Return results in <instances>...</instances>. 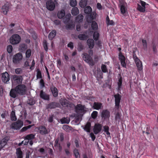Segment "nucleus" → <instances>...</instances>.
<instances>
[{"label":"nucleus","mask_w":158,"mask_h":158,"mask_svg":"<svg viewBox=\"0 0 158 158\" xmlns=\"http://www.w3.org/2000/svg\"><path fill=\"white\" fill-rule=\"evenodd\" d=\"M27 49V45L24 44H21L19 46V50L21 52H23Z\"/></svg>","instance_id":"c85d7f7f"},{"label":"nucleus","mask_w":158,"mask_h":158,"mask_svg":"<svg viewBox=\"0 0 158 158\" xmlns=\"http://www.w3.org/2000/svg\"><path fill=\"white\" fill-rule=\"evenodd\" d=\"M23 70L21 68H17L15 70V73L17 74H21Z\"/></svg>","instance_id":"09e8293b"},{"label":"nucleus","mask_w":158,"mask_h":158,"mask_svg":"<svg viewBox=\"0 0 158 158\" xmlns=\"http://www.w3.org/2000/svg\"><path fill=\"white\" fill-rule=\"evenodd\" d=\"M71 13L73 15H76L79 13V11L78 8L77 7H74L73 8Z\"/></svg>","instance_id":"bb28decb"},{"label":"nucleus","mask_w":158,"mask_h":158,"mask_svg":"<svg viewBox=\"0 0 158 158\" xmlns=\"http://www.w3.org/2000/svg\"><path fill=\"white\" fill-rule=\"evenodd\" d=\"M17 91L16 90L15 88L14 89H11L10 93V96L12 98H14L17 97L19 94Z\"/></svg>","instance_id":"4468645a"},{"label":"nucleus","mask_w":158,"mask_h":158,"mask_svg":"<svg viewBox=\"0 0 158 158\" xmlns=\"http://www.w3.org/2000/svg\"><path fill=\"white\" fill-rule=\"evenodd\" d=\"M81 25L80 23H78L76 26V30L77 31H80L81 30Z\"/></svg>","instance_id":"0e129e2a"},{"label":"nucleus","mask_w":158,"mask_h":158,"mask_svg":"<svg viewBox=\"0 0 158 158\" xmlns=\"http://www.w3.org/2000/svg\"><path fill=\"white\" fill-rule=\"evenodd\" d=\"M79 5L81 7H84L87 5V1L85 0H81L80 1Z\"/></svg>","instance_id":"72a5a7b5"},{"label":"nucleus","mask_w":158,"mask_h":158,"mask_svg":"<svg viewBox=\"0 0 158 158\" xmlns=\"http://www.w3.org/2000/svg\"><path fill=\"white\" fill-rule=\"evenodd\" d=\"M65 15V11L63 10H61L59 11L58 13V17L59 19L62 18Z\"/></svg>","instance_id":"cd10ccee"},{"label":"nucleus","mask_w":158,"mask_h":158,"mask_svg":"<svg viewBox=\"0 0 158 158\" xmlns=\"http://www.w3.org/2000/svg\"><path fill=\"white\" fill-rule=\"evenodd\" d=\"M92 11L91 8L89 6H87L84 9V12L87 14H90Z\"/></svg>","instance_id":"c9c22d12"},{"label":"nucleus","mask_w":158,"mask_h":158,"mask_svg":"<svg viewBox=\"0 0 158 158\" xmlns=\"http://www.w3.org/2000/svg\"><path fill=\"white\" fill-rule=\"evenodd\" d=\"M122 77H120L118 79V89L119 90H120V88L121 87L122 84Z\"/></svg>","instance_id":"a18cd8bd"},{"label":"nucleus","mask_w":158,"mask_h":158,"mask_svg":"<svg viewBox=\"0 0 158 158\" xmlns=\"http://www.w3.org/2000/svg\"><path fill=\"white\" fill-rule=\"evenodd\" d=\"M101 116L105 118H108L110 116V112L106 110H104L102 113Z\"/></svg>","instance_id":"a211bd4d"},{"label":"nucleus","mask_w":158,"mask_h":158,"mask_svg":"<svg viewBox=\"0 0 158 158\" xmlns=\"http://www.w3.org/2000/svg\"><path fill=\"white\" fill-rule=\"evenodd\" d=\"M36 76L37 78H42L41 73L40 71H37Z\"/></svg>","instance_id":"052dcab7"},{"label":"nucleus","mask_w":158,"mask_h":158,"mask_svg":"<svg viewBox=\"0 0 158 158\" xmlns=\"http://www.w3.org/2000/svg\"><path fill=\"white\" fill-rule=\"evenodd\" d=\"M146 7L141 6L139 4H138L137 9L141 12H144L145 11Z\"/></svg>","instance_id":"473e14b6"},{"label":"nucleus","mask_w":158,"mask_h":158,"mask_svg":"<svg viewBox=\"0 0 158 158\" xmlns=\"http://www.w3.org/2000/svg\"><path fill=\"white\" fill-rule=\"evenodd\" d=\"M61 105L64 107H66L68 106V101L66 99H63L60 102Z\"/></svg>","instance_id":"f704fd0d"},{"label":"nucleus","mask_w":158,"mask_h":158,"mask_svg":"<svg viewBox=\"0 0 158 158\" xmlns=\"http://www.w3.org/2000/svg\"><path fill=\"white\" fill-rule=\"evenodd\" d=\"M21 38L19 35L17 34L13 35L10 39V43L13 45L18 44L21 41Z\"/></svg>","instance_id":"20e7f679"},{"label":"nucleus","mask_w":158,"mask_h":158,"mask_svg":"<svg viewBox=\"0 0 158 158\" xmlns=\"http://www.w3.org/2000/svg\"><path fill=\"white\" fill-rule=\"evenodd\" d=\"M121 13L123 14L126 13L127 11V5L125 2L123 1L120 2L119 5Z\"/></svg>","instance_id":"1a4fd4ad"},{"label":"nucleus","mask_w":158,"mask_h":158,"mask_svg":"<svg viewBox=\"0 0 158 158\" xmlns=\"http://www.w3.org/2000/svg\"><path fill=\"white\" fill-rule=\"evenodd\" d=\"M51 89L53 96L55 97H57L58 95V91L56 88L52 86L51 87Z\"/></svg>","instance_id":"5701e85b"},{"label":"nucleus","mask_w":158,"mask_h":158,"mask_svg":"<svg viewBox=\"0 0 158 158\" xmlns=\"http://www.w3.org/2000/svg\"><path fill=\"white\" fill-rule=\"evenodd\" d=\"M60 122L62 123H69L70 122V119L69 118H63L60 119Z\"/></svg>","instance_id":"e433bc0d"},{"label":"nucleus","mask_w":158,"mask_h":158,"mask_svg":"<svg viewBox=\"0 0 158 158\" xmlns=\"http://www.w3.org/2000/svg\"><path fill=\"white\" fill-rule=\"evenodd\" d=\"M46 6L47 8L49 10H52L55 8V4L52 1L50 0L47 2Z\"/></svg>","instance_id":"f8f14e48"},{"label":"nucleus","mask_w":158,"mask_h":158,"mask_svg":"<svg viewBox=\"0 0 158 158\" xmlns=\"http://www.w3.org/2000/svg\"><path fill=\"white\" fill-rule=\"evenodd\" d=\"M140 2L141 4V6L144 7H146L145 6L148 5V4L146 3L141 0H140Z\"/></svg>","instance_id":"bf43d9fd"},{"label":"nucleus","mask_w":158,"mask_h":158,"mask_svg":"<svg viewBox=\"0 0 158 158\" xmlns=\"http://www.w3.org/2000/svg\"><path fill=\"white\" fill-rule=\"evenodd\" d=\"M35 135L32 134H30L29 135H27L25 138V139H27L28 140H31L32 139H33L35 138Z\"/></svg>","instance_id":"2f4dec72"},{"label":"nucleus","mask_w":158,"mask_h":158,"mask_svg":"<svg viewBox=\"0 0 158 158\" xmlns=\"http://www.w3.org/2000/svg\"><path fill=\"white\" fill-rule=\"evenodd\" d=\"M89 55L86 53H83L82 55V57L83 60L88 63L90 65L93 66L94 65V63L93 62L92 59L90 56H92L93 54V50H89L88 51Z\"/></svg>","instance_id":"f03ea898"},{"label":"nucleus","mask_w":158,"mask_h":158,"mask_svg":"<svg viewBox=\"0 0 158 158\" xmlns=\"http://www.w3.org/2000/svg\"><path fill=\"white\" fill-rule=\"evenodd\" d=\"M9 139V137L6 136L0 140V151L6 145Z\"/></svg>","instance_id":"9d476101"},{"label":"nucleus","mask_w":158,"mask_h":158,"mask_svg":"<svg viewBox=\"0 0 158 158\" xmlns=\"http://www.w3.org/2000/svg\"><path fill=\"white\" fill-rule=\"evenodd\" d=\"M87 44L89 48H92L94 45V40L92 39H89L87 40Z\"/></svg>","instance_id":"4be33fe9"},{"label":"nucleus","mask_w":158,"mask_h":158,"mask_svg":"<svg viewBox=\"0 0 158 158\" xmlns=\"http://www.w3.org/2000/svg\"><path fill=\"white\" fill-rule=\"evenodd\" d=\"M59 140V139L58 138L57 139L55 140V142L54 146L55 147H57V148H58L59 149V150L60 151H61L62 148L61 146L60 145V144L58 142Z\"/></svg>","instance_id":"7c9ffc66"},{"label":"nucleus","mask_w":158,"mask_h":158,"mask_svg":"<svg viewBox=\"0 0 158 158\" xmlns=\"http://www.w3.org/2000/svg\"><path fill=\"white\" fill-rule=\"evenodd\" d=\"M74 153L76 158H80V156L78 150L77 149H75L73 151Z\"/></svg>","instance_id":"c03bdc74"},{"label":"nucleus","mask_w":158,"mask_h":158,"mask_svg":"<svg viewBox=\"0 0 158 158\" xmlns=\"http://www.w3.org/2000/svg\"><path fill=\"white\" fill-rule=\"evenodd\" d=\"M91 127V123L90 122H87L85 126H82V127L86 131L88 132H90Z\"/></svg>","instance_id":"412c9836"},{"label":"nucleus","mask_w":158,"mask_h":158,"mask_svg":"<svg viewBox=\"0 0 158 158\" xmlns=\"http://www.w3.org/2000/svg\"><path fill=\"white\" fill-rule=\"evenodd\" d=\"M84 110V106L81 104L77 105L76 107V110L77 112H78L79 111H83Z\"/></svg>","instance_id":"a878e982"},{"label":"nucleus","mask_w":158,"mask_h":158,"mask_svg":"<svg viewBox=\"0 0 158 158\" xmlns=\"http://www.w3.org/2000/svg\"><path fill=\"white\" fill-rule=\"evenodd\" d=\"M90 136L92 138V140L94 141L95 139V136L93 133H91L90 134Z\"/></svg>","instance_id":"69168bd1"},{"label":"nucleus","mask_w":158,"mask_h":158,"mask_svg":"<svg viewBox=\"0 0 158 158\" xmlns=\"http://www.w3.org/2000/svg\"><path fill=\"white\" fill-rule=\"evenodd\" d=\"M16 154L17 158H23V152L20 148L16 149Z\"/></svg>","instance_id":"393cba45"},{"label":"nucleus","mask_w":158,"mask_h":158,"mask_svg":"<svg viewBox=\"0 0 158 158\" xmlns=\"http://www.w3.org/2000/svg\"><path fill=\"white\" fill-rule=\"evenodd\" d=\"M23 125V123L22 121L18 120L16 122L12 123L10 127L11 128L17 130L20 129Z\"/></svg>","instance_id":"0eeeda50"},{"label":"nucleus","mask_w":158,"mask_h":158,"mask_svg":"<svg viewBox=\"0 0 158 158\" xmlns=\"http://www.w3.org/2000/svg\"><path fill=\"white\" fill-rule=\"evenodd\" d=\"M2 80L5 83H7L10 79V76L7 72H6L2 74Z\"/></svg>","instance_id":"9b49d317"},{"label":"nucleus","mask_w":158,"mask_h":158,"mask_svg":"<svg viewBox=\"0 0 158 158\" xmlns=\"http://www.w3.org/2000/svg\"><path fill=\"white\" fill-rule=\"evenodd\" d=\"M31 51L30 49H28L26 52V56L27 58H29L31 56Z\"/></svg>","instance_id":"603ef678"},{"label":"nucleus","mask_w":158,"mask_h":158,"mask_svg":"<svg viewBox=\"0 0 158 158\" xmlns=\"http://www.w3.org/2000/svg\"><path fill=\"white\" fill-rule=\"evenodd\" d=\"M142 42L144 49L146 50L147 48V44L146 40L143 39Z\"/></svg>","instance_id":"79ce46f5"},{"label":"nucleus","mask_w":158,"mask_h":158,"mask_svg":"<svg viewBox=\"0 0 158 158\" xmlns=\"http://www.w3.org/2000/svg\"><path fill=\"white\" fill-rule=\"evenodd\" d=\"M77 49L78 51H81L83 49V46L81 43L78 44Z\"/></svg>","instance_id":"3c124183"},{"label":"nucleus","mask_w":158,"mask_h":158,"mask_svg":"<svg viewBox=\"0 0 158 158\" xmlns=\"http://www.w3.org/2000/svg\"><path fill=\"white\" fill-rule=\"evenodd\" d=\"M91 27L94 30H97L98 26L97 23L95 21H93L91 24Z\"/></svg>","instance_id":"58836bf2"},{"label":"nucleus","mask_w":158,"mask_h":158,"mask_svg":"<svg viewBox=\"0 0 158 158\" xmlns=\"http://www.w3.org/2000/svg\"><path fill=\"white\" fill-rule=\"evenodd\" d=\"M106 21L108 25H113L114 24V22L112 20H110L108 16L106 17Z\"/></svg>","instance_id":"ea45409f"},{"label":"nucleus","mask_w":158,"mask_h":158,"mask_svg":"<svg viewBox=\"0 0 158 158\" xmlns=\"http://www.w3.org/2000/svg\"><path fill=\"white\" fill-rule=\"evenodd\" d=\"M40 85L43 87L44 86V83L43 79H41L40 81Z\"/></svg>","instance_id":"338daca9"},{"label":"nucleus","mask_w":158,"mask_h":158,"mask_svg":"<svg viewBox=\"0 0 158 158\" xmlns=\"http://www.w3.org/2000/svg\"><path fill=\"white\" fill-rule=\"evenodd\" d=\"M119 59L120 60L122 66L124 68H126V63L125 61V57L121 53L119 54Z\"/></svg>","instance_id":"ddd939ff"},{"label":"nucleus","mask_w":158,"mask_h":158,"mask_svg":"<svg viewBox=\"0 0 158 158\" xmlns=\"http://www.w3.org/2000/svg\"><path fill=\"white\" fill-rule=\"evenodd\" d=\"M11 119L12 121H15L17 118L15 115V112L14 111H12L10 114Z\"/></svg>","instance_id":"4c0bfd02"},{"label":"nucleus","mask_w":158,"mask_h":158,"mask_svg":"<svg viewBox=\"0 0 158 158\" xmlns=\"http://www.w3.org/2000/svg\"><path fill=\"white\" fill-rule=\"evenodd\" d=\"M97 114L98 112L97 111H94L91 114L92 118L94 119L97 116Z\"/></svg>","instance_id":"6e6d98bb"},{"label":"nucleus","mask_w":158,"mask_h":158,"mask_svg":"<svg viewBox=\"0 0 158 158\" xmlns=\"http://www.w3.org/2000/svg\"><path fill=\"white\" fill-rule=\"evenodd\" d=\"M83 18V16L82 15L80 14L76 17V20L78 22H81Z\"/></svg>","instance_id":"37998d69"},{"label":"nucleus","mask_w":158,"mask_h":158,"mask_svg":"<svg viewBox=\"0 0 158 158\" xmlns=\"http://www.w3.org/2000/svg\"><path fill=\"white\" fill-rule=\"evenodd\" d=\"M15 88L19 95H22L26 94L27 88L24 85H18L15 87Z\"/></svg>","instance_id":"423d86ee"},{"label":"nucleus","mask_w":158,"mask_h":158,"mask_svg":"<svg viewBox=\"0 0 158 158\" xmlns=\"http://www.w3.org/2000/svg\"><path fill=\"white\" fill-rule=\"evenodd\" d=\"M56 31L55 30L52 31L49 34V39L50 40H52L55 37L56 35Z\"/></svg>","instance_id":"c756f323"},{"label":"nucleus","mask_w":158,"mask_h":158,"mask_svg":"<svg viewBox=\"0 0 158 158\" xmlns=\"http://www.w3.org/2000/svg\"><path fill=\"white\" fill-rule=\"evenodd\" d=\"M133 58L135 61L138 68V69L139 71H141L143 69V66L142 62L137 57L135 53V51H133Z\"/></svg>","instance_id":"39448f33"},{"label":"nucleus","mask_w":158,"mask_h":158,"mask_svg":"<svg viewBox=\"0 0 158 158\" xmlns=\"http://www.w3.org/2000/svg\"><path fill=\"white\" fill-rule=\"evenodd\" d=\"M103 107L102 104L100 102H94V103L93 107L94 109L98 110L102 109Z\"/></svg>","instance_id":"dca6fc26"},{"label":"nucleus","mask_w":158,"mask_h":158,"mask_svg":"<svg viewBox=\"0 0 158 158\" xmlns=\"http://www.w3.org/2000/svg\"><path fill=\"white\" fill-rule=\"evenodd\" d=\"M43 43L44 49L46 51H47L48 50V48L46 41V40H44Z\"/></svg>","instance_id":"864d4df0"},{"label":"nucleus","mask_w":158,"mask_h":158,"mask_svg":"<svg viewBox=\"0 0 158 158\" xmlns=\"http://www.w3.org/2000/svg\"><path fill=\"white\" fill-rule=\"evenodd\" d=\"M85 35L83 34H80L78 36V38L80 40H84L85 39Z\"/></svg>","instance_id":"4d7b16f0"},{"label":"nucleus","mask_w":158,"mask_h":158,"mask_svg":"<svg viewBox=\"0 0 158 158\" xmlns=\"http://www.w3.org/2000/svg\"><path fill=\"white\" fill-rule=\"evenodd\" d=\"M75 27V25L73 22L71 23H69V24L67 25L66 26V28L69 29H72L73 28Z\"/></svg>","instance_id":"a19ab883"},{"label":"nucleus","mask_w":158,"mask_h":158,"mask_svg":"<svg viewBox=\"0 0 158 158\" xmlns=\"http://www.w3.org/2000/svg\"><path fill=\"white\" fill-rule=\"evenodd\" d=\"M114 96L115 98V102L114 110L116 112L115 118L116 120H119L120 118L121 115L118 111L120 108L119 104L121 100V96L120 94H118L114 95Z\"/></svg>","instance_id":"f257e3e1"},{"label":"nucleus","mask_w":158,"mask_h":158,"mask_svg":"<svg viewBox=\"0 0 158 158\" xmlns=\"http://www.w3.org/2000/svg\"><path fill=\"white\" fill-rule=\"evenodd\" d=\"M23 59V56L21 53H18L15 55L13 58V62L15 64L19 63Z\"/></svg>","instance_id":"6e6552de"},{"label":"nucleus","mask_w":158,"mask_h":158,"mask_svg":"<svg viewBox=\"0 0 158 158\" xmlns=\"http://www.w3.org/2000/svg\"><path fill=\"white\" fill-rule=\"evenodd\" d=\"M102 129L101 125L100 124H95L93 129L94 133L96 134L100 131Z\"/></svg>","instance_id":"2eb2a0df"},{"label":"nucleus","mask_w":158,"mask_h":158,"mask_svg":"<svg viewBox=\"0 0 158 158\" xmlns=\"http://www.w3.org/2000/svg\"><path fill=\"white\" fill-rule=\"evenodd\" d=\"M101 69L102 71L104 73H106L107 71V69L106 65L102 64L101 67Z\"/></svg>","instance_id":"5fc2aeb1"},{"label":"nucleus","mask_w":158,"mask_h":158,"mask_svg":"<svg viewBox=\"0 0 158 158\" xmlns=\"http://www.w3.org/2000/svg\"><path fill=\"white\" fill-rule=\"evenodd\" d=\"M12 85H15L22 83L23 78L22 76L17 75H13L11 79Z\"/></svg>","instance_id":"7ed1b4c3"},{"label":"nucleus","mask_w":158,"mask_h":158,"mask_svg":"<svg viewBox=\"0 0 158 158\" xmlns=\"http://www.w3.org/2000/svg\"><path fill=\"white\" fill-rule=\"evenodd\" d=\"M68 47L70 48L71 49H73V43L72 42H70L68 44Z\"/></svg>","instance_id":"e2e57ef3"},{"label":"nucleus","mask_w":158,"mask_h":158,"mask_svg":"<svg viewBox=\"0 0 158 158\" xmlns=\"http://www.w3.org/2000/svg\"><path fill=\"white\" fill-rule=\"evenodd\" d=\"M40 97L45 100L49 99V96L48 95L44 93L42 90L40 91Z\"/></svg>","instance_id":"6ab92c4d"},{"label":"nucleus","mask_w":158,"mask_h":158,"mask_svg":"<svg viewBox=\"0 0 158 158\" xmlns=\"http://www.w3.org/2000/svg\"><path fill=\"white\" fill-rule=\"evenodd\" d=\"M99 35L97 32H95L93 34V38L96 40H98Z\"/></svg>","instance_id":"49530a36"},{"label":"nucleus","mask_w":158,"mask_h":158,"mask_svg":"<svg viewBox=\"0 0 158 158\" xmlns=\"http://www.w3.org/2000/svg\"><path fill=\"white\" fill-rule=\"evenodd\" d=\"M77 5L76 0H71L70 5L72 6H74Z\"/></svg>","instance_id":"8fccbe9b"},{"label":"nucleus","mask_w":158,"mask_h":158,"mask_svg":"<svg viewBox=\"0 0 158 158\" xmlns=\"http://www.w3.org/2000/svg\"><path fill=\"white\" fill-rule=\"evenodd\" d=\"M54 23L57 25H59L60 24V21L58 20H56L54 21Z\"/></svg>","instance_id":"774afa93"},{"label":"nucleus","mask_w":158,"mask_h":158,"mask_svg":"<svg viewBox=\"0 0 158 158\" xmlns=\"http://www.w3.org/2000/svg\"><path fill=\"white\" fill-rule=\"evenodd\" d=\"M9 6L6 5L3 6L2 7V12L5 15H7V12L9 11Z\"/></svg>","instance_id":"b1692460"},{"label":"nucleus","mask_w":158,"mask_h":158,"mask_svg":"<svg viewBox=\"0 0 158 158\" xmlns=\"http://www.w3.org/2000/svg\"><path fill=\"white\" fill-rule=\"evenodd\" d=\"M96 15V13L94 12H93L90 15V17L92 20H93L95 18Z\"/></svg>","instance_id":"680f3d73"},{"label":"nucleus","mask_w":158,"mask_h":158,"mask_svg":"<svg viewBox=\"0 0 158 158\" xmlns=\"http://www.w3.org/2000/svg\"><path fill=\"white\" fill-rule=\"evenodd\" d=\"M39 130L40 133L42 135L46 134L48 133L47 130L44 127L40 126L39 127Z\"/></svg>","instance_id":"f3484780"},{"label":"nucleus","mask_w":158,"mask_h":158,"mask_svg":"<svg viewBox=\"0 0 158 158\" xmlns=\"http://www.w3.org/2000/svg\"><path fill=\"white\" fill-rule=\"evenodd\" d=\"M31 127V125H29L27 127H23L20 130L21 132H23L27 130L28 129L30 128Z\"/></svg>","instance_id":"de8ad7c7"},{"label":"nucleus","mask_w":158,"mask_h":158,"mask_svg":"<svg viewBox=\"0 0 158 158\" xmlns=\"http://www.w3.org/2000/svg\"><path fill=\"white\" fill-rule=\"evenodd\" d=\"M60 105L59 103L56 102H53L48 105V108L51 109H54L56 107H58Z\"/></svg>","instance_id":"aec40b11"},{"label":"nucleus","mask_w":158,"mask_h":158,"mask_svg":"<svg viewBox=\"0 0 158 158\" xmlns=\"http://www.w3.org/2000/svg\"><path fill=\"white\" fill-rule=\"evenodd\" d=\"M12 47L11 45H9L7 47V51L9 53H10L12 52Z\"/></svg>","instance_id":"13d9d810"}]
</instances>
